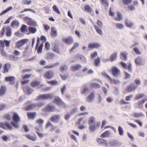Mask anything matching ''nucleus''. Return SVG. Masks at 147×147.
<instances>
[{
  "instance_id": "nucleus-8",
  "label": "nucleus",
  "mask_w": 147,
  "mask_h": 147,
  "mask_svg": "<svg viewBox=\"0 0 147 147\" xmlns=\"http://www.w3.org/2000/svg\"><path fill=\"white\" fill-rule=\"evenodd\" d=\"M82 67V66L80 64H77L71 65L70 68L72 71L75 72L80 69Z\"/></svg>"
},
{
  "instance_id": "nucleus-6",
  "label": "nucleus",
  "mask_w": 147,
  "mask_h": 147,
  "mask_svg": "<svg viewBox=\"0 0 147 147\" xmlns=\"http://www.w3.org/2000/svg\"><path fill=\"white\" fill-rule=\"evenodd\" d=\"M112 71L113 75L114 76H117L120 74V71L116 67L113 66L112 68Z\"/></svg>"
},
{
  "instance_id": "nucleus-51",
  "label": "nucleus",
  "mask_w": 147,
  "mask_h": 147,
  "mask_svg": "<svg viewBox=\"0 0 147 147\" xmlns=\"http://www.w3.org/2000/svg\"><path fill=\"white\" fill-rule=\"evenodd\" d=\"M31 2V0L28 1L27 0H23L22 1V3L23 4L27 5L30 4Z\"/></svg>"
},
{
  "instance_id": "nucleus-47",
  "label": "nucleus",
  "mask_w": 147,
  "mask_h": 147,
  "mask_svg": "<svg viewBox=\"0 0 147 147\" xmlns=\"http://www.w3.org/2000/svg\"><path fill=\"white\" fill-rule=\"evenodd\" d=\"M36 24V22L33 21L32 19V20H31L29 22H28V23H27L28 25L32 26H35Z\"/></svg>"
},
{
  "instance_id": "nucleus-54",
  "label": "nucleus",
  "mask_w": 147,
  "mask_h": 147,
  "mask_svg": "<svg viewBox=\"0 0 147 147\" xmlns=\"http://www.w3.org/2000/svg\"><path fill=\"white\" fill-rule=\"evenodd\" d=\"M84 9L86 11L88 12H91L92 11L91 7L89 5H86L84 7Z\"/></svg>"
},
{
  "instance_id": "nucleus-25",
  "label": "nucleus",
  "mask_w": 147,
  "mask_h": 147,
  "mask_svg": "<svg viewBox=\"0 0 147 147\" xmlns=\"http://www.w3.org/2000/svg\"><path fill=\"white\" fill-rule=\"evenodd\" d=\"M19 22L18 21L16 20H13L11 23V26L12 27H19Z\"/></svg>"
},
{
  "instance_id": "nucleus-59",
  "label": "nucleus",
  "mask_w": 147,
  "mask_h": 147,
  "mask_svg": "<svg viewBox=\"0 0 147 147\" xmlns=\"http://www.w3.org/2000/svg\"><path fill=\"white\" fill-rule=\"evenodd\" d=\"M50 47V46L49 43L48 42H46L45 44V47L47 51L49 50Z\"/></svg>"
},
{
  "instance_id": "nucleus-49",
  "label": "nucleus",
  "mask_w": 147,
  "mask_h": 147,
  "mask_svg": "<svg viewBox=\"0 0 147 147\" xmlns=\"http://www.w3.org/2000/svg\"><path fill=\"white\" fill-rule=\"evenodd\" d=\"M91 86L92 88H98L100 87V85L95 83H92L91 84Z\"/></svg>"
},
{
  "instance_id": "nucleus-30",
  "label": "nucleus",
  "mask_w": 147,
  "mask_h": 147,
  "mask_svg": "<svg viewBox=\"0 0 147 147\" xmlns=\"http://www.w3.org/2000/svg\"><path fill=\"white\" fill-rule=\"evenodd\" d=\"M28 30L30 33L31 34H34L37 31L36 28L34 27H29Z\"/></svg>"
},
{
  "instance_id": "nucleus-21",
  "label": "nucleus",
  "mask_w": 147,
  "mask_h": 147,
  "mask_svg": "<svg viewBox=\"0 0 147 147\" xmlns=\"http://www.w3.org/2000/svg\"><path fill=\"white\" fill-rule=\"evenodd\" d=\"M60 63L57 62L50 65H46L44 67L45 68H52L56 67L60 65Z\"/></svg>"
},
{
  "instance_id": "nucleus-56",
  "label": "nucleus",
  "mask_w": 147,
  "mask_h": 147,
  "mask_svg": "<svg viewBox=\"0 0 147 147\" xmlns=\"http://www.w3.org/2000/svg\"><path fill=\"white\" fill-rule=\"evenodd\" d=\"M80 59L82 60V62L84 63H86L87 62V60L85 57L83 55H81L80 56Z\"/></svg>"
},
{
  "instance_id": "nucleus-58",
  "label": "nucleus",
  "mask_w": 147,
  "mask_h": 147,
  "mask_svg": "<svg viewBox=\"0 0 147 147\" xmlns=\"http://www.w3.org/2000/svg\"><path fill=\"white\" fill-rule=\"evenodd\" d=\"M133 51L135 53L138 55H140L141 53L140 52L138 49L137 47H134L133 49Z\"/></svg>"
},
{
  "instance_id": "nucleus-60",
  "label": "nucleus",
  "mask_w": 147,
  "mask_h": 147,
  "mask_svg": "<svg viewBox=\"0 0 147 147\" xmlns=\"http://www.w3.org/2000/svg\"><path fill=\"white\" fill-rule=\"evenodd\" d=\"M48 83L49 84H51L53 85H54L57 84L58 82L56 80H53L48 82Z\"/></svg>"
},
{
  "instance_id": "nucleus-2",
  "label": "nucleus",
  "mask_w": 147,
  "mask_h": 147,
  "mask_svg": "<svg viewBox=\"0 0 147 147\" xmlns=\"http://www.w3.org/2000/svg\"><path fill=\"white\" fill-rule=\"evenodd\" d=\"M54 73L52 70H49L47 71L44 75V77L47 79H51L53 77Z\"/></svg>"
},
{
  "instance_id": "nucleus-4",
  "label": "nucleus",
  "mask_w": 147,
  "mask_h": 147,
  "mask_svg": "<svg viewBox=\"0 0 147 147\" xmlns=\"http://www.w3.org/2000/svg\"><path fill=\"white\" fill-rule=\"evenodd\" d=\"M28 39L21 40L16 43V46L17 48H19L24 45L26 44L28 41Z\"/></svg>"
},
{
  "instance_id": "nucleus-31",
  "label": "nucleus",
  "mask_w": 147,
  "mask_h": 147,
  "mask_svg": "<svg viewBox=\"0 0 147 147\" xmlns=\"http://www.w3.org/2000/svg\"><path fill=\"white\" fill-rule=\"evenodd\" d=\"M67 67L66 65H63L60 66L59 68L60 71L62 72H64L67 71Z\"/></svg>"
},
{
  "instance_id": "nucleus-26",
  "label": "nucleus",
  "mask_w": 147,
  "mask_h": 147,
  "mask_svg": "<svg viewBox=\"0 0 147 147\" xmlns=\"http://www.w3.org/2000/svg\"><path fill=\"white\" fill-rule=\"evenodd\" d=\"M36 115V113L35 112L28 113H27V116L28 118L30 119H34Z\"/></svg>"
},
{
  "instance_id": "nucleus-10",
  "label": "nucleus",
  "mask_w": 147,
  "mask_h": 147,
  "mask_svg": "<svg viewBox=\"0 0 147 147\" xmlns=\"http://www.w3.org/2000/svg\"><path fill=\"white\" fill-rule=\"evenodd\" d=\"M95 95L94 92H91L86 98V101L88 102H92L94 98Z\"/></svg>"
},
{
  "instance_id": "nucleus-34",
  "label": "nucleus",
  "mask_w": 147,
  "mask_h": 147,
  "mask_svg": "<svg viewBox=\"0 0 147 147\" xmlns=\"http://www.w3.org/2000/svg\"><path fill=\"white\" fill-rule=\"evenodd\" d=\"M101 4L103 5L104 6L107 7H109V3L108 1V0H100Z\"/></svg>"
},
{
  "instance_id": "nucleus-18",
  "label": "nucleus",
  "mask_w": 147,
  "mask_h": 147,
  "mask_svg": "<svg viewBox=\"0 0 147 147\" xmlns=\"http://www.w3.org/2000/svg\"><path fill=\"white\" fill-rule=\"evenodd\" d=\"M60 117V116L59 115H53L50 118V120L52 122H55L58 121Z\"/></svg>"
},
{
  "instance_id": "nucleus-15",
  "label": "nucleus",
  "mask_w": 147,
  "mask_h": 147,
  "mask_svg": "<svg viewBox=\"0 0 147 147\" xmlns=\"http://www.w3.org/2000/svg\"><path fill=\"white\" fill-rule=\"evenodd\" d=\"M36 107L35 103H32L28 105L26 107L24 108V109L28 111L33 109Z\"/></svg>"
},
{
  "instance_id": "nucleus-45",
  "label": "nucleus",
  "mask_w": 147,
  "mask_h": 147,
  "mask_svg": "<svg viewBox=\"0 0 147 147\" xmlns=\"http://www.w3.org/2000/svg\"><path fill=\"white\" fill-rule=\"evenodd\" d=\"M44 44L42 43L38 48L37 52L38 54H39L42 53V48L43 47Z\"/></svg>"
},
{
  "instance_id": "nucleus-19",
  "label": "nucleus",
  "mask_w": 147,
  "mask_h": 147,
  "mask_svg": "<svg viewBox=\"0 0 147 147\" xmlns=\"http://www.w3.org/2000/svg\"><path fill=\"white\" fill-rule=\"evenodd\" d=\"M123 18L122 15L119 12H117V16L114 18V20L117 21H119Z\"/></svg>"
},
{
  "instance_id": "nucleus-3",
  "label": "nucleus",
  "mask_w": 147,
  "mask_h": 147,
  "mask_svg": "<svg viewBox=\"0 0 147 147\" xmlns=\"http://www.w3.org/2000/svg\"><path fill=\"white\" fill-rule=\"evenodd\" d=\"M101 46L100 44L98 42L89 43L88 44V47L90 49H98Z\"/></svg>"
},
{
  "instance_id": "nucleus-16",
  "label": "nucleus",
  "mask_w": 147,
  "mask_h": 147,
  "mask_svg": "<svg viewBox=\"0 0 147 147\" xmlns=\"http://www.w3.org/2000/svg\"><path fill=\"white\" fill-rule=\"evenodd\" d=\"M117 53L115 52L113 53L110 56V60L111 61L113 62L116 59Z\"/></svg>"
},
{
  "instance_id": "nucleus-38",
  "label": "nucleus",
  "mask_w": 147,
  "mask_h": 147,
  "mask_svg": "<svg viewBox=\"0 0 147 147\" xmlns=\"http://www.w3.org/2000/svg\"><path fill=\"white\" fill-rule=\"evenodd\" d=\"M20 30L22 32H25L28 31L27 26L25 25H23L20 28Z\"/></svg>"
},
{
  "instance_id": "nucleus-64",
  "label": "nucleus",
  "mask_w": 147,
  "mask_h": 147,
  "mask_svg": "<svg viewBox=\"0 0 147 147\" xmlns=\"http://www.w3.org/2000/svg\"><path fill=\"white\" fill-rule=\"evenodd\" d=\"M71 113H67L65 117V119L66 120H67L70 118Z\"/></svg>"
},
{
  "instance_id": "nucleus-27",
  "label": "nucleus",
  "mask_w": 147,
  "mask_h": 147,
  "mask_svg": "<svg viewBox=\"0 0 147 147\" xmlns=\"http://www.w3.org/2000/svg\"><path fill=\"white\" fill-rule=\"evenodd\" d=\"M95 119L94 117H90L89 119L88 123L89 125L95 124Z\"/></svg>"
},
{
  "instance_id": "nucleus-53",
  "label": "nucleus",
  "mask_w": 147,
  "mask_h": 147,
  "mask_svg": "<svg viewBox=\"0 0 147 147\" xmlns=\"http://www.w3.org/2000/svg\"><path fill=\"white\" fill-rule=\"evenodd\" d=\"M53 9L57 13L59 14H61V13L59 11V9L57 8V6L56 5H54L53 7Z\"/></svg>"
},
{
  "instance_id": "nucleus-5",
  "label": "nucleus",
  "mask_w": 147,
  "mask_h": 147,
  "mask_svg": "<svg viewBox=\"0 0 147 147\" xmlns=\"http://www.w3.org/2000/svg\"><path fill=\"white\" fill-rule=\"evenodd\" d=\"M5 80L9 82L10 84L13 85L15 83V78L13 76L7 77L5 78Z\"/></svg>"
},
{
  "instance_id": "nucleus-62",
  "label": "nucleus",
  "mask_w": 147,
  "mask_h": 147,
  "mask_svg": "<svg viewBox=\"0 0 147 147\" xmlns=\"http://www.w3.org/2000/svg\"><path fill=\"white\" fill-rule=\"evenodd\" d=\"M133 97V95H130L127 96L125 97V100L126 101H129Z\"/></svg>"
},
{
  "instance_id": "nucleus-14",
  "label": "nucleus",
  "mask_w": 147,
  "mask_h": 147,
  "mask_svg": "<svg viewBox=\"0 0 147 147\" xmlns=\"http://www.w3.org/2000/svg\"><path fill=\"white\" fill-rule=\"evenodd\" d=\"M44 121L42 119H40L37 120L36 121V123L40 125V126L39 127H36L35 128L38 131L40 130L42 128V125L44 123Z\"/></svg>"
},
{
  "instance_id": "nucleus-29",
  "label": "nucleus",
  "mask_w": 147,
  "mask_h": 147,
  "mask_svg": "<svg viewBox=\"0 0 147 147\" xmlns=\"http://www.w3.org/2000/svg\"><path fill=\"white\" fill-rule=\"evenodd\" d=\"M142 61V58L141 57H138L135 60V63L137 65H140Z\"/></svg>"
},
{
  "instance_id": "nucleus-23",
  "label": "nucleus",
  "mask_w": 147,
  "mask_h": 147,
  "mask_svg": "<svg viewBox=\"0 0 147 147\" xmlns=\"http://www.w3.org/2000/svg\"><path fill=\"white\" fill-rule=\"evenodd\" d=\"M24 91L26 90L27 93L28 94H31L33 92V89L30 86H27L26 87L24 88Z\"/></svg>"
},
{
  "instance_id": "nucleus-41",
  "label": "nucleus",
  "mask_w": 147,
  "mask_h": 147,
  "mask_svg": "<svg viewBox=\"0 0 147 147\" xmlns=\"http://www.w3.org/2000/svg\"><path fill=\"white\" fill-rule=\"evenodd\" d=\"M118 131L119 134L120 136H122L123 135L124 131L122 127L121 126H119L118 128Z\"/></svg>"
},
{
  "instance_id": "nucleus-9",
  "label": "nucleus",
  "mask_w": 147,
  "mask_h": 147,
  "mask_svg": "<svg viewBox=\"0 0 147 147\" xmlns=\"http://www.w3.org/2000/svg\"><path fill=\"white\" fill-rule=\"evenodd\" d=\"M55 108L54 105L50 104L46 106L45 108V109L46 111L52 112L54 110Z\"/></svg>"
},
{
  "instance_id": "nucleus-61",
  "label": "nucleus",
  "mask_w": 147,
  "mask_h": 147,
  "mask_svg": "<svg viewBox=\"0 0 147 147\" xmlns=\"http://www.w3.org/2000/svg\"><path fill=\"white\" fill-rule=\"evenodd\" d=\"M53 50L54 52L57 54H59L60 53L58 47L56 46H55L53 48Z\"/></svg>"
},
{
  "instance_id": "nucleus-17",
  "label": "nucleus",
  "mask_w": 147,
  "mask_h": 147,
  "mask_svg": "<svg viewBox=\"0 0 147 147\" xmlns=\"http://www.w3.org/2000/svg\"><path fill=\"white\" fill-rule=\"evenodd\" d=\"M110 133L109 130H107L102 133L100 136V137L102 138H108L109 136Z\"/></svg>"
},
{
  "instance_id": "nucleus-35",
  "label": "nucleus",
  "mask_w": 147,
  "mask_h": 147,
  "mask_svg": "<svg viewBox=\"0 0 147 147\" xmlns=\"http://www.w3.org/2000/svg\"><path fill=\"white\" fill-rule=\"evenodd\" d=\"M11 34V31L9 27H7L6 28V34L7 36H10Z\"/></svg>"
},
{
  "instance_id": "nucleus-63",
  "label": "nucleus",
  "mask_w": 147,
  "mask_h": 147,
  "mask_svg": "<svg viewBox=\"0 0 147 147\" xmlns=\"http://www.w3.org/2000/svg\"><path fill=\"white\" fill-rule=\"evenodd\" d=\"M89 89L87 87H85L82 92V93L85 94L88 92Z\"/></svg>"
},
{
  "instance_id": "nucleus-13",
  "label": "nucleus",
  "mask_w": 147,
  "mask_h": 147,
  "mask_svg": "<svg viewBox=\"0 0 147 147\" xmlns=\"http://www.w3.org/2000/svg\"><path fill=\"white\" fill-rule=\"evenodd\" d=\"M63 40L64 43L68 45L71 44L73 42V38L71 37H69L67 38H63Z\"/></svg>"
},
{
  "instance_id": "nucleus-48",
  "label": "nucleus",
  "mask_w": 147,
  "mask_h": 147,
  "mask_svg": "<svg viewBox=\"0 0 147 147\" xmlns=\"http://www.w3.org/2000/svg\"><path fill=\"white\" fill-rule=\"evenodd\" d=\"M94 62L95 63V66H98L100 63V59L99 57H98L94 60Z\"/></svg>"
},
{
  "instance_id": "nucleus-1",
  "label": "nucleus",
  "mask_w": 147,
  "mask_h": 147,
  "mask_svg": "<svg viewBox=\"0 0 147 147\" xmlns=\"http://www.w3.org/2000/svg\"><path fill=\"white\" fill-rule=\"evenodd\" d=\"M53 96L54 95L53 93L43 94L37 96L36 99L38 100H51L52 99Z\"/></svg>"
},
{
  "instance_id": "nucleus-37",
  "label": "nucleus",
  "mask_w": 147,
  "mask_h": 147,
  "mask_svg": "<svg viewBox=\"0 0 147 147\" xmlns=\"http://www.w3.org/2000/svg\"><path fill=\"white\" fill-rule=\"evenodd\" d=\"M109 82L110 83L114 84H118L120 83V82L119 80H112L111 78H109Z\"/></svg>"
},
{
  "instance_id": "nucleus-40",
  "label": "nucleus",
  "mask_w": 147,
  "mask_h": 147,
  "mask_svg": "<svg viewBox=\"0 0 147 147\" xmlns=\"http://www.w3.org/2000/svg\"><path fill=\"white\" fill-rule=\"evenodd\" d=\"M120 57L122 59L125 60L127 58L126 53L124 52L121 53L120 55Z\"/></svg>"
},
{
  "instance_id": "nucleus-55",
  "label": "nucleus",
  "mask_w": 147,
  "mask_h": 147,
  "mask_svg": "<svg viewBox=\"0 0 147 147\" xmlns=\"http://www.w3.org/2000/svg\"><path fill=\"white\" fill-rule=\"evenodd\" d=\"M53 57V55L50 53H48L46 56V58L48 59H51Z\"/></svg>"
},
{
  "instance_id": "nucleus-43",
  "label": "nucleus",
  "mask_w": 147,
  "mask_h": 147,
  "mask_svg": "<svg viewBox=\"0 0 147 147\" xmlns=\"http://www.w3.org/2000/svg\"><path fill=\"white\" fill-rule=\"evenodd\" d=\"M147 100V99H144L143 100L141 101H140L138 102L137 104L139 105V107H141L143 106V104L146 102V101Z\"/></svg>"
},
{
  "instance_id": "nucleus-28",
  "label": "nucleus",
  "mask_w": 147,
  "mask_h": 147,
  "mask_svg": "<svg viewBox=\"0 0 147 147\" xmlns=\"http://www.w3.org/2000/svg\"><path fill=\"white\" fill-rule=\"evenodd\" d=\"M94 27L95 29L96 32L100 35H101L102 34V32L101 30V28H99L96 25H94Z\"/></svg>"
},
{
  "instance_id": "nucleus-20",
  "label": "nucleus",
  "mask_w": 147,
  "mask_h": 147,
  "mask_svg": "<svg viewBox=\"0 0 147 147\" xmlns=\"http://www.w3.org/2000/svg\"><path fill=\"white\" fill-rule=\"evenodd\" d=\"M13 120L16 123L20 121V117L16 113H15L13 116Z\"/></svg>"
},
{
  "instance_id": "nucleus-7",
  "label": "nucleus",
  "mask_w": 147,
  "mask_h": 147,
  "mask_svg": "<svg viewBox=\"0 0 147 147\" xmlns=\"http://www.w3.org/2000/svg\"><path fill=\"white\" fill-rule=\"evenodd\" d=\"M53 101L58 105H65L64 103L62 100L58 96H56L55 97L53 100Z\"/></svg>"
},
{
  "instance_id": "nucleus-22",
  "label": "nucleus",
  "mask_w": 147,
  "mask_h": 147,
  "mask_svg": "<svg viewBox=\"0 0 147 147\" xmlns=\"http://www.w3.org/2000/svg\"><path fill=\"white\" fill-rule=\"evenodd\" d=\"M11 65L8 63L5 64L4 67V71L5 73H7L9 71V69L11 67Z\"/></svg>"
},
{
  "instance_id": "nucleus-33",
  "label": "nucleus",
  "mask_w": 147,
  "mask_h": 147,
  "mask_svg": "<svg viewBox=\"0 0 147 147\" xmlns=\"http://www.w3.org/2000/svg\"><path fill=\"white\" fill-rule=\"evenodd\" d=\"M51 35L52 36L56 37L57 36V32L54 27H52L51 28Z\"/></svg>"
},
{
  "instance_id": "nucleus-44",
  "label": "nucleus",
  "mask_w": 147,
  "mask_h": 147,
  "mask_svg": "<svg viewBox=\"0 0 147 147\" xmlns=\"http://www.w3.org/2000/svg\"><path fill=\"white\" fill-rule=\"evenodd\" d=\"M89 129L90 131H93L95 130V124L89 125Z\"/></svg>"
},
{
  "instance_id": "nucleus-46",
  "label": "nucleus",
  "mask_w": 147,
  "mask_h": 147,
  "mask_svg": "<svg viewBox=\"0 0 147 147\" xmlns=\"http://www.w3.org/2000/svg\"><path fill=\"white\" fill-rule=\"evenodd\" d=\"M26 136L28 139L33 141H35L36 140V138L32 136L29 135H26Z\"/></svg>"
},
{
  "instance_id": "nucleus-36",
  "label": "nucleus",
  "mask_w": 147,
  "mask_h": 147,
  "mask_svg": "<svg viewBox=\"0 0 147 147\" xmlns=\"http://www.w3.org/2000/svg\"><path fill=\"white\" fill-rule=\"evenodd\" d=\"M144 96L145 95L143 93H139L135 96V99L136 100H138L144 97Z\"/></svg>"
},
{
  "instance_id": "nucleus-12",
  "label": "nucleus",
  "mask_w": 147,
  "mask_h": 147,
  "mask_svg": "<svg viewBox=\"0 0 147 147\" xmlns=\"http://www.w3.org/2000/svg\"><path fill=\"white\" fill-rule=\"evenodd\" d=\"M97 143L101 145H105L106 147L108 146V143L107 141L105 139L98 138L97 140Z\"/></svg>"
},
{
  "instance_id": "nucleus-50",
  "label": "nucleus",
  "mask_w": 147,
  "mask_h": 147,
  "mask_svg": "<svg viewBox=\"0 0 147 147\" xmlns=\"http://www.w3.org/2000/svg\"><path fill=\"white\" fill-rule=\"evenodd\" d=\"M79 46V44L78 43L75 42L74 43L73 47L71 48L70 51V52H72L74 49L76 48Z\"/></svg>"
},
{
  "instance_id": "nucleus-11",
  "label": "nucleus",
  "mask_w": 147,
  "mask_h": 147,
  "mask_svg": "<svg viewBox=\"0 0 147 147\" xmlns=\"http://www.w3.org/2000/svg\"><path fill=\"white\" fill-rule=\"evenodd\" d=\"M138 87L137 85L134 84H132L127 87L126 90L128 92H131L134 91Z\"/></svg>"
},
{
  "instance_id": "nucleus-39",
  "label": "nucleus",
  "mask_w": 147,
  "mask_h": 147,
  "mask_svg": "<svg viewBox=\"0 0 147 147\" xmlns=\"http://www.w3.org/2000/svg\"><path fill=\"white\" fill-rule=\"evenodd\" d=\"M134 25V23L129 21H127L125 22V26L128 28H131Z\"/></svg>"
},
{
  "instance_id": "nucleus-52",
  "label": "nucleus",
  "mask_w": 147,
  "mask_h": 147,
  "mask_svg": "<svg viewBox=\"0 0 147 147\" xmlns=\"http://www.w3.org/2000/svg\"><path fill=\"white\" fill-rule=\"evenodd\" d=\"M116 27L118 29H122L124 28V26L122 24L118 23L116 24Z\"/></svg>"
},
{
  "instance_id": "nucleus-42",
  "label": "nucleus",
  "mask_w": 147,
  "mask_h": 147,
  "mask_svg": "<svg viewBox=\"0 0 147 147\" xmlns=\"http://www.w3.org/2000/svg\"><path fill=\"white\" fill-rule=\"evenodd\" d=\"M97 26L99 28H102L103 27V23L102 22L99 20H98L96 22Z\"/></svg>"
},
{
  "instance_id": "nucleus-57",
  "label": "nucleus",
  "mask_w": 147,
  "mask_h": 147,
  "mask_svg": "<svg viewBox=\"0 0 147 147\" xmlns=\"http://www.w3.org/2000/svg\"><path fill=\"white\" fill-rule=\"evenodd\" d=\"M143 114L141 113H136L134 114V116L135 117L137 118H139L143 116Z\"/></svg>"
},
{
  "instance_id": "nucleus-32",
  "label": "nucleus",
  "mask_w": 147,
  "mask_h": 147,
  "mask_svg": "<svg viewBox=\"0 0 147 147\" xmlns=\"http://www.w3.org/2000/svg\"><path fill=\"white\" fill-rule=\"evenodd\" d=\"M40 84V82L37 81H34L32 82L30 85L32 87L34 88L38 86Z\"/></svg>"
},
{
  "instance_id": "nucleus-24",
  "label": "nucleus",
  "mask_w": 147,
  "mask_h": 147,
  "mask_svg": "<svg viewBox=\"0 0 147 147\" xmlns=\"http://www.w3.org/2000/svg\"><path fill=\"white\" fill-rule=\"evenodd\" d=\"M6 91L5 86H2L0 88V96L3 95L5 93Z\"/></svg>"
}]
</instances>
